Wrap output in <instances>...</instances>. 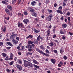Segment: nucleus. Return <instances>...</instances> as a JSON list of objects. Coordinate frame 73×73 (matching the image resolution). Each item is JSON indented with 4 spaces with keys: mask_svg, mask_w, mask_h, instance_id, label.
I'll use <instances>...</instances> for the list:
<instances>
[{
    "mask_svg": "<svg viewBox=\"0 0 73 73\" xmlns=\"http://www.w3.org/2000/svg\"><path fill=\"white\" fill-rule=\"evenodd\" d=\"M36 52H39L40 53L42 54H43V55H44V56H47V57H49L50 56L48 54H46V53L44 52L43 51L40 50L38 48H36Z\"/></svg>",
    "mask_w": 73,
    "mask_h": 73,
    "instance_id": "obj_1",
    "label": "nucleus"
},
{
    "mask_svg": "<svg viewBox=\"0 0 73 73\" xmlns=\"http://www.w3.org/2000/svg\"><path fill=\"white\" fill-rule=\"evenodd\" d=\"M58 9V10H56V12L57 13H60V14H63V12H62V11H61V9H62V6H60L59 7Z\"/></svg>",
    "mask_w": 73,
    "mask_h": 73,
    "instance_id": "obj_2",
    "label": "nucleus"
},
{
    "mask_svg": "<svg viewBox=\"0 0 73 73\" xmlns=\"http://www.w3.org/2000/svg\"><path fill=\"white\" fill-rule=\"evenodd\" d=\"M17 25L18 28H24V25L21 23L18 22L17 23Z\"/></svg>",
    "mask_w": 73,
    "mask_h": 73,
    "instance_id": "obj_3",
    "label": "nucleus"
},
{
    "mask_svg": "<svg viewBox=\"0 0 73 73\" xmlns=\"http://www.w3.org/2000/svg\"><path fill=\"white\" fill-rule=\"evenodd\" d=\"M28 10L29 12H31V13H34V12H35V9L31 7H29L28 8Z\"/></svg>",
    "mask_w": 73,
    "mask_h": 73,
    "instance_id": "obj_4",
    "label": "nucleus"
},
{
    "mask_svg": "<svg viewBox=\"0 0 73 73\" xmlns=\"http://www.w3.org/2000/svg\"><path fill=\"white\" fill-rule=\"evenodd\" d=\"M16 67L17 68V69L19 70V71L23 70V67L21 66L20 65H17L16 66Z\"/></svg>",
    "mask_w": 73,
    "mask_h": 73,
    "instance_id": "obj_5",
    "label": "nucleus"
},
{
    "mask_svg": "<svg viewBox=\"0 0 73 73\" xmlns=\"http://www.w3.org/2000/svg\"><path fill=\"white\" fill-rule=\"evenodd\" d=\"M23 21L25 25H27L28 24V23L29 22V20L28 19H25L23 20Z\"/></svg>",
    "mask_w": 73,
    "mask_h": 73,
    "instance_id": "obj_6",
    "label": "nucleus"
},
{
    "mask_svg": "<svg viewBox=\"0 0 73 73\" xmlns=\"http://www.w3.org/2000/svg\"><path fill=\"white\" fill-rule=\"evenodd\" d=\"M32 29L33 31L34 32L36 33H39V31L38 30H36V29H35V28H32Z\"/></svg>",
    "mask_w": 73,
    "mask_h": 73,
    "instance_id": "obj_7",
    "label": "nucleus"
},
{
    "mask_svg": "<svg viewBox=\"0 0 73 73\" xmlns=\"http://www.w3.org/2000/svg\"><path fill=\"white\" fill-rule=\"evenodd\" d=\"M29 63V62L28 61H27L24 63V65L25 67H27V66H28Z\"/></svg>",
    "mask_w": 73,
    "mask_h": 73,
    "instance_id": "obj_8",
    "label": "nucleus"
},
{
    "mask_svg": "<svg viewBox=\"0 0 73 73\" xmlns=\"http://www.w3.org/2000/svg\"><path fill=\"white\" fill-rule=\"evenodd\" d=\"M7 7L9 9H10V11H12V6L8 5L7 6Z\"/></svg>",
    "mask_w": 73,
    "mask_h": 73,
    "instance_id": "obj_9",
    "label": "nucleus"
},
{
    "mask_svg": "<svg viewBox=\"0 0 73 73\" xmlns=\"http://www.w3.org/2000/svg\"><path fill=\"white\" fill-rule=\"evenodd\" d=\"M1 29L2 30L3 32L5 33L6 31V27L4 26V27H2L1 28Z\"/></svg>",
    "mask_w": 73,
    "mask_h": 73,
    "instance_id": "obj_10",
    "label": "nucleus"
},
{
    "mask_svg": "<svg viewBox=\"0 0 73 73\" xmlns=\"http://www.w3.org/2000/svg\"><path fill=\"white\" fill-rule=\"evenodd\" d=\"M5 11L7 14L9 15H10V11H9V10L8 9L6 8L5 9Z\"/></svg>",
    "mask_w": 73,
    "mask_h": 73,
    "instance_id": "obj_11",
    "label": "nucleus"
},
{
    "mask_svg": "<svg viewBox=\"0 0 73 73\" xmlns=\"http://www.w3.org/2000/svg\"><path fill=\"white\" fill-rule=\"evenodd\" d=\"M32 61L33 62H34V64H37V65H38V64H39V62L37 61L36 60L33 59V60Z\"/></svg>",
    "mask_w": 73,
    "mask_h": 73,
    "instance_id": "obj_12",
    "label": "nucleus"
},
{
    "mask_svg": "<svg viewBox=\"0 0 73 73\" xmlns=\"http://www.w3.org/2000/svg\"><path fill=\"white\" fill-rule=\"evenodd\" d=\"M46 20L47 21H51V20H52V18L50 17H47L46 18Z\"/></svg>",
    "mask_w": 73,
    "mask_h": 73,
    "instance_id": "obj_13",
    "label": "nucleus"
},
{
    "mask_svg": "<svg viewBox=\"0 0 73 73\" xmlns=\"http://www.w3.org/2000/svg\"><path fill=\"white\" fill-rule=\"evenodd\" d=\"M56 60L54 59H51L50 60V61L54 64L55 63H56V61H55Z\"/></svg>",
    "mask_w": 73,
    "mask_h": 73,
    "instance_id": "obj_14",
    "label": "nucleus"
},
{
    "mask_svg": "<svg viewBox=\"0 0 73 73\" xmlns=\"http://www.w3.org/2000/svg\"><path fill=\"white\" fill-rule=\"evenodd\" d=\"M26 55L28 57V56L30 55H32V53L29 52H26Z\"/></svg>",
    "mask_w": 73,
    "mask_h": 73,
    "instance_id": "obj_15",
    "label": "nucleus"
},
{
    "mask_svg": "<svg viewBox=\"0 0 73 73\" xmlns=\"http://www.w3.org/2000/svg\"><path fill=\"white\" fill-rule=\"evenodd\" d=\"M47 33V38L50 35V29L48 30L47 31H46Z\"/></svg>",
    "mask_w": 73,
    "mask_h": 73,
    "instance_id": "obj_16",
    "label": "nucleus"
},
{
    "mask_svg": "<svg viewBox=\"0 0 73 73\" xmlns=\"http://www.w3.org/2000/svg\"><path fill=\"white\" fill-rule=\"evenodd\" d=\"M33 38V35H31L26 37L27 39H28V38Z\"/></svg>",
    "mask_w": 73,
    "mask_h": 73,
    "instance_id": "obj_17",
    "label": "nucleus"
},
{
    "mask_svg": "<svg viewBox=\"0 0 73 73\" xmlns=\"http://www.w3.org/2000/svg\"><path fill=\"white\" fill-rule=\"evenodd\" d=\"M6 43L7 45H9V46H13L12 44L9 42H7Z\"/></svg>",
    "mask_w": 73,
    "mask_h": 73,
    "instance_id": "obj_18",
    "label": "nucleus"
},
{
    "mask_svg": "<svg viewBox=\"0 0 73 73\" xmlns=\"http://www.w3.org/2000/svg\"><path fill=\"white\" fill-rule=\"evenodd\" d=\"M12 40L13 41V44H14L15 45H16V44H17V41L15 40V39H14V38H13V39H12Z\"/></svg>",
    "mask_w": 73,
    "mask_h": 73,
    "instance_id": "obj_19",
    "label": "nucleus"
},
{
    "mask_svg": "<svg viewBox=\"0 0 73 73\" xmlns=\"http://www.w3.org/2000/svg\"><path fill=\"white\" fill-rule=\"evenodd\" d=\"M28 66H30L31 68L33 67V64L29 62Z\"/></svg>",
    "mask_w": 73,
    "mask_h": 73,
    "instance_id": "obj_20",
    "label": "nucleus"
},
{
    "mask_svg": "<svg viewBox=\"0 0 73 73\" xmlns=\"http://www.w3.org/2000/svg\"><path fill=\"white\" fill-rule=\"evenodd\" d=\"M27 43L29 45H31L30 44H33V42L32 41L29 40Z\"/></svg>",
    "mask_w": 73,
    "mask_h": 73,
    "instance_id": "obj_21",
    "label": "nucleus"
},
{
    "mask_svg": "<svg viewBox=\"0 0 73 73\" xmlns=\"http://www.w3.org/2000/svg\"><path fill=\"white\" fill-rule=\"evenodd\" d=\"M32 15L33 16H35V17H37V13H36L34 12L33 13H32Z\"/></svg>",
    "mask_w": 73,
    "mask_h": 73,
    "instance_id": "obj_22",
    "label": "nucleus"
},
{
    "mask_svg": "<svg viewBox=\"0 0 73 73\" xmlns=\"http://www.w3.org/2000/svg\"><path fill=\"white\" fill-rule=\"evenodd\" d=\"M62 27H64L65 28H66V27H67V25L66 24L63 23L62 24Z\"/></svg>",
    "mask_w": 73,
    "mask_h": 73,
    "instance_id": "obj_23",
    "label": "nucleus"
},
{
    "mask_svg": "<svg viewBox=\"0 0 73 73\" xmlns=\"http://www.w3.org/2000/svg\"><path fill=\"white\" fill-rule=\"evenodd\" d=\"M38 43V41L37 40H34L33 42V44H37Z\"/></svg>",
    "mask_w": 73,
    "mask_h": 73,
    "instance_id": "obj_24",
    "label": "nucleus"
},
{
    "mask_svg": "<svg viewBox=\"0 0 73 73\" xmlns=\"http://www.w3.org/2000/svg\"><path fill=\"white\" fill-rule=\"evenodd\" d=\"M60 32L61 34L62 35V34H64V31L62 29H61L60 31Z\"/></svg>",
    "mask_w": 73,
    "mask_h": 73,
    "instance_id": "obj_25",
    "label": "nucleus"
},
{
    "mask_svg": "<svg viewBox=\"0 0 73 73\" xmlns=\"http://www.w3.org/2000/svg\"><path fill=\"white\" fill-rule=\"evenodd\" d=\"M40 48L41 49H42V50H45V48H44L43 45L40 46Z\"/></svg>",
    "mask_w": 73,
    "mask_h": 73,
    "instance_id": "obj_26",
    "label": "nucleus"
},
{
    "mask_svg": "<svg viewBox=\"0 0 73 73\" xmlns=\"http://www.w3.org/2000/svg\"><path fill=\"white\" fill-rule=\"evenodd\" d=\"M36 1H33L31 3V5H32L34 6L36 4Z\"/></svg>",
    "mask_w": 73,
    "mask_h": 73,
    "instance_id": "obj_27",
    "label": "nucleus"
},
{
    "mask_svg": "<svg viewBox=\"0 0 73 73\" xmlns=\"http://www.w3.org/2000/svg\"><path fill=\"white\" fill-rule=\"evenodd\" d=\"M48 44L49 46H53L54 45L53 42H51L50 43H48Z\"/></svg>",
    "mask_w": 73,
    "mask_h": 73,
    "instance_id": "obj_28",
    "label": "nucleus"
},
{
    "mask_svg": "<svg viewBox=\"0 0 73 73\" xmlns=\"http://www.w3.org/2000/svg\"><path fill=\"white\" fill-rule=\"evenodd\" d=\"M64 50L62 49H61L60 50V53H64Z\"/></svg>",
    "mask_w": 73,
    "mask_h": 73,
    "instance_id": "obj_29",
    "label": "nucleus"
},
{
    "mask_svg": "<svg viewBox=\"0 0 73 73\" xmlns=\"http://www.w3.org/2000/svg\"><path fill=\"white\" fill-rule=\"evenodd\" d=\"M45 52L46 54H50V52H49V51L48 49H46L45 50Z\"/></svg>",
    "mask_w": 73,
    "mask_h": 73,
    "instance_id": "obj_30",
    "label": "nucleus"
},
{
    "mask_svg": "<svg viewBox=\"0 0 73 73\" xmlns=\"http://www.w3.org/2000/svg\"><path fill=\"white\" fill-rule=\"evenodd\" d=\"M34 66H35L36 68H37V69H39L40 68V66H38L37 65H36L35 64H33Z\"/></svg>",
    "mask_w": 73,
    "mask_h": 73,
    "instance_id": "obj_31",
    "label": "nucleus"
},
{
    "mask_svg": "<svg viewBox=\"0 0 73 73\" xmlns=\"http://www.w3.org/2000/svg\"><path fill=\"white\" fill-rule=\"evenodd\" d=\"M2 55L3 57H5L7 56V54L4 52L2 53Z\"/></svg>",
    "mask_w": 73,
    "mask_h": 73,
    "instance_id": "obj_32",
    "label": "nucleus"
},
{
    "mask_svg": "<svg viewBox=\"0 0 73 73\" xmlns=\"http://www.w3.org/2000/svg\"><path fill=\"white\" fill-rule=\"evenodd\" d=\"M14 61H12L10 62L9 63V65H12L13 64H14Z\"/></svg>",
    "mask_w": 73,
    "mask_h": 73,
    "instance_id": "obj_33",
    "label": "nucleus"
},
{
    "mask_svg": "<svg viewBox=\"0 0 73 73\" xmlns=\"http://www.w3.org/2000/svg\"><path fill=\"white\" fill-rule=\"evenodd\" d=\"M28 49H33V48L32 47L31 44H28Z\"/></svg>",
    "mask_w": 73,
    "mask_h": 73,
    "instance_id": "obj_34",
    "label": "nucleus"
},
{
    "mask_svg": "<svg viewBox=\"0 0 73 73\" xmlns=\"http://www.w3.org/2000/svg\"><path fill=\"white\" fill-rule=\"evenodd\" d=\"M23 14H24V15H27L28 14V13H27V11H24Z\"/></svg>",
    "mask_w": 73,
    "mask_h": 73,
    "instance_id": "obj_35",
    "label": "nucleus"
},
{
    "mask_svg": "<svg viewBox=\"0 0 73 73\" xmlns=\"http://www.w3.org/2000/svg\"><path fill=\"white\" fill-rule=\"evenodd\" d=\"M47 11L49 12V13H52V12H53V11L52 10H50L49 9H47Z\"/></svg>",
    "mask_w": 73,
    "mask_h": 73,
    "instance_id": "obj_36",
    "label": "nucleus"
},
{
    "mask_svg": "<svg viewBox=\"0 0 73 73\" xmlns=\"http://www.w3.org/2000/svg\"><path fill=\"white\" fill-rule=\"evenodd\" d=\"M40 36H41L39 35L37 37V40H38V41H40Z\"/></svg>",
    "mask_w": 73,
    "mask_h": 73,
    "instance_id": "obj_37",
    "label": "nucleus"
},
{
    "mask_svg": "<svg viewBox=\"0 0 73 73\" xmlns=\"http://www.w3.org/2000/svg\"><path fill=\"white\" fill-rule=\"evenodd\" d=\"M21 48H22V49H19L20 50H24V49H25V47H24V46H22Z\"/></svg>",
    "mask_w": 73,
    "mask_h": 73,
    "instance_id": "obj_38",
    "label": "nucleus"
},
{
    "mask_svg": "<svg viewBox=\"0 0 73 73\" xmlns=\"http://www.w3.org/2000/svg\"><path fill=\"white\" fill-rule=\"evenodd\" d=\"M3 44H4V42H0V46H3Z\"/></svg>",
    "mask_w": 73,
    "mask_h": 73,
    "instance_id": "obj_39",
    "label": "nucleus"
},
{
    "mask_svg": "<svg viewBox=\"0 0 73 73\" xmlns=\"http://www.w3.org/2000/svg\"><path fill=\"white\" fill-rule=\"evenodd\" d=\"M35 27L36 29H38L39 28H40L39 24H37V25L35 26Z\"/></svg>",
    "mask_w": 73,
    "mask_h": 73,
    "instance_id": "obj_40",
    "label": "nucleus"
},
{
    "mask_svg": "<svg viewBox=\"0 0 73 73\" xmlns=\"http://www.w3.org/2000/svg\"><path fill=\"white\" fill-rule=\"evenodd\" d=\"M50 2L49 0H45V3L46 4H48V3H49Z\"/></svg>",
    "mask_w": 73,
    "mask_h": 73,
    "instance_id": "obj_41",
    "label": "nucleus"
},
{
    "mask_svg": "<svg viewBox=\"0 0 73 73\" xmlns=\"http://www.w3.org/2000/svg\"><path fill=\"white\" fill-rule=\"evenodd\" d=\"M5 60H6V61H8V60H9V58L8 57V56H7Z\"/></svg>",
    "mask_w": 73,
    "mask_h": 73,
    "instance_id": "obj_42",
    "label": "nucleus"
},
{
    "mask_svg": "<svg viewBox=\"0 0 73 73\" xmlns=\"http://www.w3.org/2000/svg\"><path fill=\"white\" fill-rule=\"evenodd\" d=\"M4 18L7 20H9V17H5Z\"/></svg>",
    "mask_w": 73,
    "mask_h": 73,
    "instance_id": "obj_43",
    "label": "nucleus"
},
{
    "mask_svg": "<svg viewBox=\"0 0 73 73\" xmlns=\"http://www.w3.org/2000/svg\"><path fill=\"white\" fill-rule=\"evenodd\" d=\"M35 21H36V22H38V18H35Z\"/></svg>",
    "mask_w": 73,
    "mask_h": 73,
    "instance_id": "obj_44",
    "label": "nucleus"
},
{
    "mask_svg": "<svg viewBox=\"0 0 73 73\" xmlns=\"http://www.w3.org/2000/svg\"><path fill=\"white\" fill-rule=\"evenodd\" d=\"M60 19L61 21H64V17L62 16L60 18Z\"/></svg>",
    "mask_w": 73,
    "mask_h": 73,
    "instance_id": "obj_45",
    "label": "nucleus"
},
{
    "mask_svg": "<svg viewBox=\"0 0 73 73\" xmlns=\"http://www.w3.org/2000/svg\"><path fill=\"white\" fill-rule=\"evenodd\" d=\"M6 71L7 72H8V73H10L11 72H10L11 70H9L8 68H7L6 69Z\"/></svg>",
    "mask_w": 73,
    "mask_h": 73,
    "instance_id": "obj_46",
    "label": "nucleus"
},
{
    "mask_svg": "<svg viewBox=\"0 0 73 73\" xmlns=\"http://www.w3.org/2000/svg\"><path fill=\"white\" fill-rule=\"evenodd\" d=\"M9 60H10V61H13V57H10V58H9Z\"/></svg>",
    "mask_w": 73,
    "mask_h": 73,
    "instance_id": "obj_47",
    "label": "nucleus"
},
{
    "mask_svg": "<svg viewBox=\"0 0 73 73\" xmlns=\"http://www.w3.org/2000/svg\"><path fill=\"white\" fill-rule=\"evenodd\" d=\"M70 14V12L69 11H68L66 13V15L67 16H69Z\"/></svg>",
    "mask_w": 73,
    "mask_h": 73,
    "instance_id": "obj_48",
    "label": "nucleus"
},
{
    "mask_svg": "<svg viewBox=\"0 0 73 73\" xmlns=\"http://www.w3.org/2000/svg\"><path fill=\"white\" fill-rule=\"evenodd\" d=\"M68 23L70 27H71V26H72V25H73V24H71V23H70V22H68Z\"/></svg>",
    "mask_w": 73,
    "mask_h": 73,
    "instance_id": "obj_49",
    "label": "nucleus"
},
{
    "mask_svg": "<svg viewBox=\"0 0 73 73\" xmlns=\"http://www.w3.org/2000/svg\"><path fill=\"white\" fill-rule=\"evenodd\" d=\"M53 37L54 38H56L57 37V35H54L53 36Z\"/></svg>",
    "mask_w": 73,
    "mask_h": 73,
    "instance_id": "obj_50",
    "label": "nucleus"
},
{
    "mask_svg": "<svg viewBox=\"0 0 73 73\" xmlns=\"http://www.w3.org/2000/svg\"><path fill=\"white\" fill-rule=\"evenodd\" d=\"M67 19H68V22H70V17H68L67 18Z\"/></svg>",
    "mask_w": 73,
    "mask_h": 73,
    "instance_id": "obj_51",
    "label": "nucleus"
},
{
    "mask_svg": "<svg viewBox=\"0 0 73 73\" xmlns=\"http://www.w3.org/2000/svg\"><path fill=\"white\" fill-rule=\"evenodd\" d=\"M63 58L65 60H67V56H64L63 57Z\"/></svg>",
    "mask_w": 73,
    "mask_h": 73,
    "instance_id": "obj_52",
    "label": "nucleus"
},
{
    "mask_svg": "<svg viewBox=\"0 0 73 73\" xmlns=\"http://www.w3.org/2000/svg\"><path fill=\"white\" fill-rule=\"evenodd\" d=\"M66 2H64L63 3V6L64 7V6H65L66 5V3H65Z\"/></svg>",
    "mask_w": 73,
    "mask_h": 73,
    "instance_id": "obj_53",
    "label": "nucleus"
},
{
    "mask_svg": "<svg viewBox=\"0 0 73 73\" xmlns=\"http://www.w3.org/2000/svg\"><path fill=\"white\" fill-rule=\"evenodd\" d=\"M48 17H50L52 19V18L53 17V15L52 14H50L49 15V16H48Z\"/></svg>",
    "mask_w": 73,
    "mask_h": 73,
    "instance_id": "obj_54",
    "label": "nucleus"
},
{
    "mask_svg": "<svg viewBox=\"0 0 73 73\" xmlns=\"http://www.w3.org/2000/svg\"><path fill=\"white\" fill-rule=\"evenodd\" d=\"M54 53H56V54H58V52H57V51L56 50H54Z\"/></svg>",
    "mask_w": 73,
    "mask_h": 73,
    "instance_id": "obj_55",
    "label": "nucleus"
},
{
    "mask_svg": "<svg viewBox=\"0 0 73 73\" xmlns=\"http://www.w3.org/2000/svg\"><path fill=\"white\" fill-rule=\"evenodd\" d=\"M13 37L14 38H15V37H17V35L16 34H14L13 35Z\"/></svg>",
    "mask_w": 73,
    "mask_h": 73,
    "instance_id": "obj_56",
    "label": "nucleus"
},
{
    "mask_svg": "<svg viewBox=\"0 0 73 73\" xmlns=\"http://www.w3.org/2000/svg\"><path fill=\"white\" fill-rule=\"evenodd\" d=\"M11 48V47H6V49L7 50H9Z\"/></svg>",
    "mask_w": 73,
    "mask_h": 73,
    "instance_id": "obj_57",
    "label": "nucleus"
},
{
    "mask_svg": "<svg viewBox=\"0 0 73 73\" xmlns=\"http://www.w3.org/2000/svg\"><path fill=\"white\" fill-rule=\"evenodd\" d=\"M13 54L11 53L10 54V57H13Z\"/></svg>",
    "mask_w": 73,
    "mask_h": 73,
    "instance_id": "obj_58",
    "label": "nucleus"
},
{
    "mask_svg": "<svg viewBox=\"0 0 73 73\" xmlns=\"http://www.w3.org/2000/svg\"><path fill=\"white\" fill-rule=\"evenodd\" d=\"M16 39L17 41H20V38L19 37H17L16 38Z\"/></svg>",
    "mask_w": 73,
    "mask_h": 73,
    "instance_id": "obj_59",
    "label": "nucleus"
},
{
    "mask_svg": "<svg viewBox=\"0 0 73 73\" xmlns=\"http://www.w3.org/2000/svg\"><path fill=\"white\" fill-rule=\"evenodd\" d=\"M3 21V23H5V24H7V21H6L5 19Z\"/></svg>",
    "mask_w": 73,
    "mask_h": 73,
    "instance_id": "obj_60",
    "label": "nucleus"
},
{
    "mask_svg": "<svg viewBox=\"0 0 73 73\" xmlns=\"http://www.w3.org/2000/svg\"><path fill=\"white\" fill-rule=\"evenodd\" d=\"M66 39V37L64 36V35H63V36L62 37V39H63V40H65Z\"/></svg>",
    "mask_w": 73,
    "mask_h": 73,
    "instance_id": "obj_61",
    "label": "nucleus"
},
{
    "mask_svg": "<svg viewBox=\"0 0 73 73\" xmlns=\"http://www.w3.org/2000/svg\"><path fill=\"white\" fill-rule=\"evenodd\" d=\"M59 64H60L61 65H63V63H62V62L60 61L59 62Z\"/></svg>",
    "mask_w": 73,
    "mask_h": 73,
    "instance_id": "obj_62",
    "label": "nucleus"
},
{
    "mask_svg": "<svg viewBox=\"0 0 73 73\" xmlns=\"http://www.w3.org/2000/svg\"><path fill=\"white\" fill-rule=\"evenodd\" d=\"M70 64L71 65V66H73V62H70Z\"/></svg>",
    "mask_w": 73,
    "mask_h": 73,
    "instance_id": "obj_63",
    "label": "nucleus"
},
{
    "mask_svg": "<svg viewBox=\"0 0 73 73\" xmlns=\"http://www.w3.org/2000/svg\"><path fill=\"white\" fill-rule=\"evenodd\" d=\"M52 32L53 33H55L56 32V29H53L52 30Z\"/></svg>",
    "mask_w": 73,
    "mask_h": 73,
    "instance_id": "obj_64",
    "label": "nucleus"
}]
</instances>
